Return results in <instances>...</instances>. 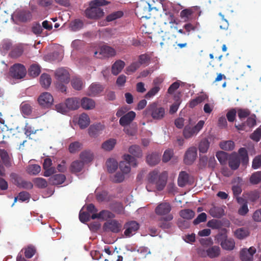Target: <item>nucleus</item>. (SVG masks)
<instances>
[{
	"label": "nucleus",
	"mask_w": 261,
	"mask_h": 261,
	"mask_svg": "<svg viewBox=\"0 0 261 261\" xmlns=\"http://www.w3.org/2000/svg\"><path fill=\"white\" fill-rule=\"evenodd\" d=\"M168 177L167 171L159 173L158 170H153L150 172L147 176V185L146 189L148 191H151L150 187L154 185L158 191H161L165 187Z\"/></svg>",
	"instance_id": "1"
},
{
	"label": "nucleus",
	"mask_w": 261,
	"mask_h": 261,
	"mask_svg": "<svg viewBox=\"0 0 261 261\" xmlns=\"http://www.w3.org/2000/svg\"><path fill=\"white\" fill-rule=\"evenodd\" d=\"M106 0H93L89 3V7L85 12L86 16L90 19H97L103 16V10L99 7L108 4Z\"/></svg>",
	"instance_id": "2"
},
{
	"label": "nucleus",
	"mask_w": 261,
	"mask_h": 261,
	"mask_svg": "<svg viewBox=\"0 0 261 261\" xmlns=\"http://www.w3.org/2000/svg\"><path fill=\"white\" fill-rule=\"evenodd\" d=\"M144 114L146 117L150 116L154 120H160L164 117L165 110L158 103L152 102L147 106Z\"/></svg>",
	"instance_id": "3"
},
{
	"label": "nucleus",
	"mask_w": 261,
	"mask_h": 261,
	"mask_svg": "<svg viewBox=\"0 0 261 261\" xmlns=\"http://www.w3.org/2000/svg\"><path fill=\"white\" fill-rule=\"evenodd\" d=\"M137 160L129 154H124L123 161L119 163V168L123 173L127 174L130 171V166L136 167L137 166Z\"/></svg>",
	"instance_id": "4"
},
{
	"label": "nucleus",
	"mask_w": 261,
	"mask_h": 261,
	"mask_svg": "<svg viewBox=\"0 0 261 261\" xmlns=\"http://www.w3.org/2000/svg\"><path fill=\"white\" fill-rule=\"evenodd\" d=\"M204 121L200 120L197 124L194 127H191L189 125H186L183 130V136L186 139L192 138L197 135L199 131L203 128Z\"/></svg>",
	"instance_id": "5"
},
{
	"label": "nucleus",
	"mask_w": 261,
	"mask_h": 261,
	"mask_svg": "<svg viewBox=\"0 0 261 261\" xmlns=\"http://www.w3.org/2000/svg\"><path fill=\"white\" fill-rule=\"evenodd\" d=\"M218 241L222 248L225 250H232L235 247V242L232 238H227L226 233H219Z\"/></svg>",
	"instance_id": "6"
},
{
	"label": "nucleus",
	"mask_w": 261,
	"mask_h": 261,
	"mask_svg": "<svg viewBox=\"0 0 261 261\" xmlns=\"http://www.w3.org/2000/svg\"><path fill=\"white\" fill-rule=\"evenodd\" d=\"M26 69L21 64H15L10 68V75L16 79H21L24 77L26 74Z\"/></svg>",
	"instance_id": "7"
},
{
	"label": "nucleus",
	"mask_w": 261,
	"mask_h": 261,
	"mask_svg": "<svg viewBox=\"0 0 261 261\" xmlns=\"http://www.w3.org/2000/svg\"><path fill=\"white\" fill-rule=\"evenodd\" d=\"M122 228V224L117 220L114 219L108 221L103 225V229L105 231H111L113 233L119 232Z\"/></svg>",
	"instance_id": "8"
},
{
	"label": "nucleus",
	"mask_w": 261,
	"mask_h": 261,
	"mask_svg": "<svg viewBox=\"0 0 261 261\" xmlns=\"http://www.w3.org/2000/svg\"><path fill=\"white\" fill-rule=\"evenodd\" d=\"M140 225L136 221H130L126 222L123 226L125 231L124 234L126 237H130L135 234L139 229Z\"/></svg>",
	"instance_id": "9"
},
{
	"label": "nucleus",
	"mask_w": 261,
	"mask_h": 261,
	"mask_svg": "<svg viewBox=\"0 0 261 261\" xmlns=\"http://www.w3.org/2000/svg\"><path fill=\"white\" fill-rule=\"evenodd\" d=\"M39 105L43 108H49L54 102L53 96L48 92L41 93L38 98Z\"/></svg>",
	"instance_id": "10"
},
{
	"label": "nucleus",
	"mask_w": 261,
	"mask_h": 261,
	"mask_svg": "<svg viewBox=\"0 0 261 261\" xmlns=\"http://www.w3.org/2000/svg\"><path fill=\"white\" fill-rule=\"evenodd\" d=\"M198 7H194L182 10L180 12V17L184 22L191 21L196 16V12L199 11Z\"/></svg>",
	"instance_id": "11"
},
{
	"label": "nucleus",
	"mask_w": 261,
	"mask_h": 261,
	"mask_svg": "<svg viewBox=\"0 0 261 261\" xmlns=\"http://www.w3.org/2000/svg\"><path fill=\"white\" fill-rule=\"evenodd\" d=\"M55 77L57 81L63 82L65 84H68L70 81V75L64 68H59L55 72Z\"/></svg>",
	"instance_id": "12"
},
{
	"label": "nucleus",
	"mask_w": 261,
	"mask_h": 261,
	"mask_svg": "<svg viewBox=\"0 0 261 261\" xmlns=\"http://www.w3.org/2000/svg\"><path fill=\"white\" fill-rule=\"evenodd\" d=\"M197 156V149L195 147L189 148L186 151L184 161L186 165H191L193 163Z\"/></svg>",
	"instance_id": "13"
},
{
	"label": "nucleus",
	"mask_w": 261,
	"mask_h": 261,
	"mask_svg": "<svg viewBox=\"0 0 261 261\" xmlns=\"http://www.w3.org/2000/svg\"><path fill=\"white\" fill-rule=\"evenodd\" d=\"M152 9L149 4L145 3L143 6L137 7V14L138 17L140 18H150L149 12Z\"/></svg>",
	"instance_id": "14"
},
{
	"label": "nucleus",
	"mask_w": 261,
	"mask_h": 261,
	"mask_svg": "<svg viewBox=\"0 0 261 261\" xmlns=\"http://www.w3.org/2000/svg\"><path fill=\"white\" fill-rule=\"evenodd\" d=\"M256 252V249L253 247L248 249H243L240 252V258L242 261H253V254Z\"/></svg>",
	"instance_id": "15"
},
{
	"label": "nucleus",
	"mask_w": 261,
	"mask_h": 261,
	"mask_svg": "<svg viewBox=\"0 0 261 261\" xmlns=\"http://www.w3.org/2000/svg\"><path fill=\"white\" fill-rule=\"evenodd\" d=\"M136 117V113L134 111H129L122 116L119 119L120 124L125 127L129 125Z\"/></svg>",
	"instance_id": "16"
},
{
	"label": "nucleus",
	"mask_w": 261,
	"mask_h": 261,
	"mask_svg": "<svg viewBox=\"0 0 261 261\" xmlns=\"http://www.w3.org/2000/svg\"><path fill=\"white\" fill-rule=\"evenodd\" d=\"M171 210V206L169 203L163 202L159 204L155 209V213L160 216L169 215Z\"/></svg>",
	"instance_id": "17"
},
{
	"label": "nucleus",
	"mask_w": 261,
	"mask_h": 261,
	"mask_svg": "<svg viewBox=\"0 0 261 261\" xmlns=\"http://www.w3.org/2000/svg\"><path fill=\"white\" fill-rule=\"evenodd\" d=\"M103 87L101 84L93 83L89 87L87 94L90 96H97L103 90Z\"/></svg>",
	"instance_id": "18"
},
{
	"label": "nucleus",
	"mask_w": 261,
	"mask_h": 261,
	"mask_svg": "<svg viewBox=\"0 0 261 261\" xmlns=\"http://www.w3.org/2000/svg\"><path fill=\"white\" fill-rule=\"evenodd\" d=\"M173 218L172 214L167 215L164 217L161 218L158 221V226L163 229L170 228L172 223L170 222Z\"/></svg>",
	"instance_id": "19"
},
{
	"label": "nucleus",
	"mask_w": 261,
	"mask_h": 261,
	"mask_svg": "<svg viewBox=\"0 0 261 261\" xmlns=\"http://www.w3.org/2000/svg\"><path fill=\"white\" fill-rule=\"evenodd\" d=\"M240 158L238 154L234 152L231 154L228 158V165L233 170H237L240 166Z\"/></svg>",
	"instance_id": "20"
},
{
	"label": "nucleus",
	"mask_w": 261,
	"mask_h": 261,
	"mask_svg": "<svg viewBox=\"0 0 261 261\" xmlns=\"http://www.w3.org/2000/svg\"><path fill=\"white\" fill-rule=\"evenodd\" d=\"M115 217L114 214L108 210H102L98 214H93L91 216L92 219H99L107 220Z\"/></svg>",
	"instance_id": "21"
},
{
	"label": "nucleus",
	"mask_w": 261,
	"mask_h": 261,
	"mask_svg": "<svg viewBox=\"0 0 261 261\" xmlns=\"http://www.w3.org/2000/svg\"><path fill=\"white\" fill-rule=\"evenodd\" d=\"M32 103L30 101H23L20 106V110L22 114L25 116H30L33 110Z\"/></svg>",
	"instance_id": "22"
},
{
	"label": "nucleus",
	"mask_w": 261,
	"mask_h": 261,
	"mask_svg": "<svg viewBox=\"0 0 261 261\" xmlns=\"http://www.w3.org/2000/svg\"><path fill=\"white\" fill-rule=\"evenodd\" d=\"M66 179V176L64 174H58L51 176L48 179L50 185L57 186L63 184Z\"/></svg>",
	"instance_id": "23"
},
{
	"label": "nucleus",
	"mask_w": 261,
	"mask_h": 261,
	"mask_svg": "<svg viewBox=\"0 0 261 261\" xmlns=\"http://www.w3.org/2000/svg\"><path fill=\"white\" fill-rule=\"evenodd\" d=\"M16 17L21 22H27L31 19L32 14L29 10H21L16 12Z\"/></svg>",
	"instance_id": "24"
},
{
	"label": "nucleus",
	"mask_w": 261,
	"mask_h": 261,
	"mask_svg": "<svg viewBox=\"0 0 261 261\" xmlns=\"http://www.w3.org/2000/svg\"><path fill=\"white\" fill-rule=\"evenodd\" d=\"M243 179L240 177H237L234 180V182H236V185L232 186V191L233 192V196L234 197L238 196L242 192V185L243 184Z\"/></svg>",
	"instance_id": "25"
},
{
	"label": "nucleus",
	"mask_w": 261,
	"mask_h": 261,
	"mask_svg": "<svg viewBox=\"0 0 261 261\" xmlns=\"http://www.w3.org/2000/svg\"><path fill=\"white\" fill-rule=\"evenodd\" d=\"M65 105L68 110H77L80 107V102L77 98H68L65 100Z\"/></svg>",
	"instance_id": "26"
},
{
	"label": "nucleus",
	"mask_w": 261,
	"mask_h": 261,
	"mask_svg": "<svg viewBox=\"0 0 261 261\" xmlns=\"http://www.w3.org/2000/svg\"><path fill=\"white\" fill-rule=\"evenodd\" d=\"M99 54L105 57L110 58L116 55V52L114 48L107 45L101 46Z\"/></svg>",
	"instance_id": "27"
},
{
	"label": "nucleus",
	"mask_w": 261,
	"mask_h": 261,
	"mask_svg": "<svg viewBox=\"0 0 261 261\" xmlns=\"http://www.w3.org/2000/svg\"><path fill=\"white\" fill-rule=\"evenodd\" d=\"M189 174L186 171H182L179 172L178 179L177 184L180 187H185L189 182Z\"/></svg>",
	"instance_id": "28"
},
{
	"label": "nucleus",
	"mask_w": 261,
	"mask_h": 261,
	"mask_svg": "<svg viewBox=\"0 0 261 261\" xmlns=\"http://www.w3.org/2000/svg\"><path fill=\"white\" fill-rule=\"evenodd\" d=\"M160 161V155L157 153H151L146 156V162L150 166H154Z\"/></svg>",
	"instance_id": "29"
},
{
	"label": "nucleus",
	"mask_w": 261,
	"mask_h": 261,
	"mask_svg": "<svg viewBox=\"0 0 261 261\" xmlns=\"http://www.w3.org/2000/svg\"><path fill=\"white\" fill-rule=\"evenodd\" d=\"M125 62L121 60H117L112 66V73L114 75H118L124 67Z\"/></svg>",
	"instance_id": "30"
},
{
	"label": "nucleus",
	"mask_w": 261,
	"mask_h": 261,
	"mask_svg": "<svg viewBox=\"0 0 261 261\" xmlns=\"http://www.w3.org/2000/svg\"><path fill=\"white\" fill-rule=\"evenodd\" d=\"M249 231L248 228L241 227L236 229L234 232V236L239 240H243L249 235Z\"/></svg>",
	"instance_id": "31"
},
{
	"label": "nucleus",
	"mask_w": 261,
	"mask_h": 261,
	"mask_svg": "<svg viewBox=\"0 0 261 261\" xmlns=\"http://www.w3.org/2000/svg\"><path fill=\"white\" fill-rule=\"evenodd\" d=\"M243 196L247 199V201L253 203L259 198V193L257 190L251 191L244 193Z\"/></svg>",
	"instance_id": "32"
},
{
	"label": "nucleus",
	"mask_w": 261,
	"mask_h": 261,
	"mask_svg": "<svg viewBox=\"0 0 261 261\" xmlns=\"http://www.w3.org/2000/svg\"><path fill=\"white\" fill-rule=\"evenodd\" d=\"M90 120L89 116L86 113H82L79 117L78 124L81 128H86L90 124Z\"/></svg>",
	"instance_id": "33"
},
{
	"label": "nucleus",
	"mask_w": 261,
	"mask_h": 261,
	"mask_svg": "<svg viewBox=\"0 0 261 261\" xmlns=\"http://www.w3.org/2000/svg\"><path fill=\"white\" fill-rule=\"evenodd\" d=\"M103 128L104 126L100 123L92 125L89 128V134L91 137H95Z\"/></svg>",
	"instance_id": "34"
},
{
	"label": "nucleus",
	"mask_w": 261,
	"mask_h": 261,
	"mask_svg": "<svg viewBox=\"0 0 261 261\" xmlns=\"http://www.w3.org/2000/svg\"><path fill=\"white\" fill-rule=\"evenodd\" d=\"M208 257L210 258L218 257L220 255L221 249L218 246H212L207 249Z\"/></svg>",
	"instance_id": "35"
},
{
	"label": "nucleus",
	"mask_w": 261,
	"mask_h": 261,
	"mask_svg": "<svg viewBox=\"0 0 261 261\" xmlns=\"http://www.w3.org/2000/svg\"><path fill=\"white\" fill-rule=\"evenodd\" d=\"M240 161H241L243 165H246L249 161L248 152L245 148L242 147L239 149L238 154Z\"/></svg>",
	"instance_id": "36"
},
{
	"label": "nucleus",
	"mask_w": 261,
	"mask_h": 261,
	"mask_svg": "<svg viewBox=\"0 0 261 261\" xmlns=\"http://www.w3.org/2000/svg\"><path fill=\"white\" fill-rule=\"evenodd\" d=\"M210 214L215 218H220L225 214L224 210L222 207L214 206L210 209Z\"/></svg>",
	"instance_id": "37"
},
{
	"label": "nucleus",
	"mask_w": 261,
	"mask_h": 261,
	"mask_svg": "<svg viewBox=\"0 0 261 261\" xmlns=\"http://www.w3.org/2000/svg\"><path fill=\"white\" fill-rule=\"evenodd\" d=\"M51 83L50 76L47 73H43L40 77V83L42 87L47 88Z\"/></svg>",
	"instance_id": "38"
},
{
	"label": "nucleus",
	"mask_w": 261,
	"mask_h": 261,
	"mask_svg": "<svg viewBox=\"0 0 261 261\" xmlns=\"http://www.w3.org/2000/svg\"><path fill=\"white\" fill-rule=\"evenodd\" d=\"M95 101L90 98L84 97L81 100V106L85 110L92 109L95 107Z\"/></svg>",
	"instance_id": "39"
},
{
	"label": "nucleus",
	"mask_w": 261,
	"mask_h": 261,
	"mask_svg": "<svg viewBox=\"0 0 261 261\" xmlns=\"http://www.w3.org/2000/svg\"><path fill=\"white\" fill-rule=\"evenodd\" d=\"M84 163L79 160L73 161L70 167V171L72 173H78L82 171Z\"/></svg>",
	"instance_id": "40"
},
{
	"label": "nucleus",
	"mask_w": 261,
	"mask_h": 261,
	"mask_svg": "<svg viewBox=\"0 0 261 261\" xmlns=\"http://www.w3.org/2000/svg\"><path fill=\"white\" fill-rule=\"evenodd\" d=\"M80 158L84 163H87L92 161L93 154L90 150H84L80 153Z\"/></svg>",
	"instance_id": "41"
},
{
	"label": "nucleus",
	"mask_w": 261,
	"mask_h": 261,
	"mask_svg": "<svg viewBox=\"0 0 261 261\" xmlns=\"http://www.w3.org/2000/svg\"><path fill=\"white\" fill-rule=\"evenodd\" d=\"M116 144L115 139H110L105 141L101 145V148L106 151L112 150Z\"/></svg>",
	"instance_id": "42"
},
{
	"label": "nucleus",
	"mask_w": 261,
	"mask_h": 261,
	"mask_svg": "<svg viewBox=\"0 0 261 261\" xmlns=\"http://www.w3.org/2000/svg\"><path fill=\"white\" fill-rule=\"evenodd\" d=\"M128 152L135 157L140 158L142 156V151L141 147L137 145H133L128 148Z\"/></svg>",
	"instance_id": "43"
},
{
	"label": "nucleus",
	"mask_w": 261,
	"mask_h": 261,
	"mask_svg": "<svg viewBox=\"0 0 261 261\" xmlns=\"http://www.w3.org/2000/svg\"><path fill=\"white\" fill-rule=\"evenodd\" d=\"M179 216L184 219L190 220L194 218L195 212L190 209H184L179 212Z\"/></svg>",
	"instance_id": "44"
},
{
	"label": "nucleus",
	"mask_w": 261,
	"mask_h": 261,
	"mask_svg": "<svg viewBox=\"0 0 261 261\" xmlns=\"http://www.w3.org/2000/svg\"><path fill=\"white\" fill-rule=\"evenodd\" d=\"M83 147L82 143L79 141H75L70 143L68 147L69 151L71 153H75L79 151Z\"/></svg>",
	"instance_id": "45"
},
{
	"label": "nucleus",
	"mask_w": 261,
	"mask_h": 261,
	"mask_svg": "<svg viewBox=\"0 0 261 261\" xmlns=\"http://www.w3.org/2000/svg\"><path fill=\"white\" fill-rule=\"evenodd\" d=\"M0 158L6 167L10 166V158L6 150L4 149H0Z\"/></svg>",
	"instance_id": "46"
},
{
	"label": "nucleus",
	"mask_w": 261,
	"mask_h": 261,
	"mask_svg": "<svg viewBox=\"0 0 261 261\" xmlns=\"http://www.w3.org/2000/svg\"><path fill=\"white\" fill-rule=\"evenodd\" d=\"M108 170L110 173H113L118 168L117 162L113 159H109L106 162Z\"/></svg>",
	"instance_id": "47"
},
{
	"label": "nucleus",
	"mask_w": 261,
	"mask_h": 261,
	"mask_svg": "<svg viewBox=\"0 0 261 261\" xmlns=\"http://www.w3.org/2000/svg\"><path fill=\"white\" fill-rule=\"evenodd\" d=\"M220 148L226 151H231L234 148V143L233 141L229 140L221 142L219 144Z\"/></svg>",
	"instance_id": "48"
},
{
	"label": "nucleus",
	"mask_w": 261,
	"mask_h": 261,
	"mask_svg": "<svg viewBox=\"0 0 261 261\" xmlns=\"http://www.w3.org/2000/svg\"><path fill=\"white\" fill-rule=\"evenodd\" d=\"M123 14L122 11H115L109 14L106 17V20L108 22H111L122 17Z\"/></svg>",
	"instance_id": "49"
},
{
	"label": "nucleus",
	"mask_w": 261,
	"mask_h": 261,
	"mask_svg": "<svg viewBox=\"0 0 261 261\" xmlns=\"http://www.w3.org/2000/svg\"><path fill=\"white\" fill-rule=\"evenodd\" d=\"M249 181L252 185H257L261 182V171L253 173L251 175Z\"/></svg>",
	"instance_id": "50"
},
{
	"label": "nucleus",
	"mask_w": 261,
	"mask_h": 261,
	"mask_svg": "<svg viewBox=\"0 0 261 261\" xmlns=\"http://www.w3.org/2000/svg\"><path fill=\"white\" fill-rule=\"evenodd\" d=\"M41 71L40 67L39 65L34 64H32L29 69V73L32 77H36L40 74Z\"/></svg>",
	"instance_id": "51"
},
{
	"label": "nucleus",
	"mask_w": 261,
	"mask_h": 261,
	"mask_svg": "<svg viewBox=\"0 0 261 261\" xmlns=\"http://www.w3.org/2000/svg\"><path fill=\"white\" fill-rule=\"evenodd\" d=\"M36 187L40 189H44L47 186V182L45 179L41 177H37L33 179Z\"/></svg>",
	"instance_id": "52"
},
{
	"label": "nucleus",
	"mask_w": 261,
	"mask_h": 261,
	"mask_svg": "<svg viewBox=\"0 0 261 261\" xmlns=\"http://www.w3.org/2000/svg\"><path fill=\"white\" fill-rule=\"evenodd\" d=\"M216 157L221 164L224 165L226 163L228 159V154L223 151H219L216 153Z\"/></svg>",
	"instance_id": "53"
},
{
	"label": "nucleus",
	"mask_w": 261,
	"mask_h": 261,
	"mask_svg": "<svg viewBox=\"0 0 261 261\" xmlns=\"http://www.w3.org/2000/svg\"><path fill=\"white\" fill-rule=\"evenodd\" d=\"M210 146V142L207 139H202L199 143L198 148L200 152L205 153Z\"/></svg>",
	"instance_id": "54"
},
{
	"label": "nucleus",
	"mask_w": 261,
	"mask_h": 261,
	"mask_svg": "<svg viewBox=\"0 0 261 261\" xmlns=\"http://www.w3.org/2000/svg\"><path fill=\"white\" fill-rule=\"evenodd\" d=\"M27 170L30 174L36 175L40 172L41 167L37 164L29 165Z\"/></svg>",
	"instance_id": "55"
},
{
	"label": "nucleus",
	"mask_w": 261,
	"mask_h": 261,
	"mask_svg": "<svg viewBox=\"0 0 261 261\" xmlns=\"http://www.w3.org/2000/svg\"><path fill=\"white\" fill-rule=\"evenodd\" d=\"M23 249L24 250V255L28 258L32 257L36 251L35 247L32 245L28 246Z\"/></svg>",
	"instance_id": "56"
},
{
	"label": "nucleus",
	"mask_w": 261,
	"mask_h": 261,
	"mask_svg": "<svg viewBox=\"0 0 261 261\" xmlns=\"http://www.w3.org/2000/svg\"><path fill=\"white\" fill-rule=\"evenodd\" d=\"M30 194L26 191H22L20 192L18 196L17 197H15L14 198V203L16 202L18 199L20 201H25L26 200H28L30 198ZM14 204V203L13 204V205Z\"/></svg>",
	"instance_id": "57"
},
{
	"label": "nucleus",
	"mask_w": 261,
	"mask_h": 261,
	"mask_svg": "<svg viewBox=\"0 0 261 261\" xmlns=\"http://www.w3.org/2000/svg\"><path fill=\"white\" fill-rule=\"evenodd\" d=\"M197 23H192L188 22L183 25V28L186 33V35L189 36L191 31H195L197 28Z\"/></svg>",
	"instance_id": "58"
},
{
	"label": "nucleus",
	"mask_w": 261,
	"mask_h": 261,
	"mask_svg": "<svg viewBox=\"0 0 261 261\" xmlns=\"http://www.w3.org/2000/svg\"><path fill=\"white\" fill-rule=\"evenodd\" d=\"M10 177L13 184L19 188L23 179L19 175L15 173H11L10 174Z\"/></svg>",
	"instance_id": "59"
},
{
	"label": "nucleus",
	"mask_w": 261,
	"mask_h": 261,
	"mask_svg": "<svg viewBox=\"0 0 261 261\" xmlns=\"http://www.w3.org/2000/svg\"><path fill=\"white\" fill-rule=\"evenodd\" d=\"M207 226L212 229H220L222 226V223L220 220L212 219L207 222Z\"/></svg>",
	"instance_id": "60"
},
{
	"label": "nucleus",
	"mask_w": 261,
	"mask_h": 261,
	"mask_svg": "<svg viewBox=\"0 0 261 261\" xmlns=\"http://www.w3.org/2000/svg\"><path fill=\"white\" fill-rule=\"evenodd\" d=\"M160 87H155L153 86L152 88H151L148 92L145 94V97L147 99H150L151 97L155 96L160 90Z\"/></svg>",
	"instance_id": "61"
},
{
	"label": "nucleus",
	"mask_w": 261,
	"mask_h": 261,
	"mask_svg": "<svg viewBox=\"0 0 261 261\" xmlns=\"http://www.w3.org/2000/svg\"><path fill=\"white\" fill-rule=\"evenodd\" d=\"M140 67V64L137 62H133L125 69V73L129 74L135 72Z\"/></svg>",
	"instance_id": "62"
},
{
	"label": "nucleus",
	"mask_w": 261,
	"mask_h": 261,
	"mask_svg": "<svg viewBox=\"0 0 261 261\" xmlns=\"http://www.w3.org/2000/svg\"><path fill=\"white\" fill-rule=\"evenodd\" d=\"M250 138L255 142H258L261 139V127L256 128L253 133L250 135Z\"/></svg>",
	"instance_id": "63"
},
{
	"label": "nucleus",
	"mask_w": 261,
	"mask_h": 261,
	"mask_svg": "<svg viewBox=\"0 0 261 261\" xmlns=\"http://www.w3.org/2000/svg\"><path fill=\"white\" fill-rule=\"evenodd\" d=\"M71 85L72 87L76 90H80L83 87V82L80 78H74L71 80Z\"/></svg>",
	"instance_id": "64"
}]
</instances>
